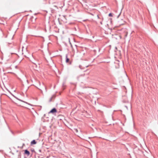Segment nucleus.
Returning a JSON list of instances; mask_svg holds the SVG:
<instances>
[{
  "label": "nucleus",
  "instance_id": "nucleus-1",
  "mask_svg": "<svg viewBox=\"0 0 158 158\" xmlns=\"http://www.w3.org/2000/svg\"><path fill=\"white\" fill-rule=\"evenodd\" d=\"M112 38L114 40H118L122 38L120 34H115L112 35Z\"/></svg>",
  "mask_w": 158,
  "mask_h": 158
},
{
  "label": "nucleus",
  "instance_id": "nucleus-2",
  "mask_svg": "<svg viewBox=\"0 0 158 158\" xmlns=\"http://www.w3.org/2000/svg\"><path fill=\"white\" fill-rule=\"evenodd\" d=\"M57 112V110H56V109L54 108H53L52 109L49 113H48L49 114V113H52V114H53V113H56Z\"/></svg>",
  "mask_w": 158,
  "mask_h": 158
},
{
  "label": "nucleus",
  "instance_id": "nucleus-3",
  "mask_svg": "<svg viewBox=\"0 0 158 158\" xmlns=\"http://www.w3.org/2000/svg\"><path fill=\"white\" fill-rule=\"evenodd\" d=\"M25 153L27 155V156H29L30 154L29 152L27 150L25 151Z\"/></svg>",
  "mask_w": 158,
  "mask_h": 158
},
{
  "label": "nucleus",
  "instance_id": "nucleus-4",
  "mask_svg": "<svg viewBox=\"0 0 158 158\" xmlns=\"http://www.w3.org/2000/svg\"><path fill=\"white\" fill-rule=\"evenodd\" d=\"M69 61V59L68 57V55H66V63H68Z\"/></svg>",
  "mask_w": 158,
  "mask_h": 158
},
{
  "label": "nucleus",
  "instance_id": "nucleus-5",
  "mask_svg": "<svg viewBox=\"0 0 158 158\" xmlns=\"http://www.w3.org/2000/svg\"><path fill=\"white\" fill-rule=\"evenodd\" d=\"M36 142L35 141V140H32L31 142V145L35 144H36Z\"/></svg>",
  "mask_w": 158,
  "mask_h": 158
},
{
  "label": "nucleus",
  "instance_id": "nucleus-6",
  "mask_svg": "<svg viewBox=\"0 0 158 158\" xmlns=\"http://www.w3.org/2000/svg\"><path fill=\"white\" fill-rule=\"evenodd\" d=\"M55 96H54V95H53L52 97L49 100V102H51L52 101V98H55Z\"/></svg>",
  "mask_w": 158,
  "mask_h": 158
},
{
  "label": "nucleus",
  "instance_id": "nucleus-7",
  "mask_svg": "<svg viewBox=\"0 0 158 158\" xmlns=\"http://www.w3.org/2000/svg\"><path fill=\"white\" fill-rule=\"evenodd\" d=\"M109 16H112V14L111 13H110L109 15Z\"/></svg>",
  "mask_w": 158,
  "mask_h": 158
},
{
  "label": "nucleus",
  "instance_id": "nucleus-8",
  "mask_svg": "<svg viewBox=\"0 0 158 158\" xmlns=\"http://www.w3.org/2000/svg\"><path fill=\"white\" fill-rule=\"evenodd\" d=\"M75 130H76V131L77 132H78V130H77V129H76Z\"/></svg>",
  "mask_w": 158,
  "mask_h": 158
},
{
  "label": "nucleus",
  "instance_id": "nucleus-9",
  "mask_svg": "<svg viewBox=\"0 0 158 158\" xmlns=\"http://www.w3.org/2000/svg\"><path fill=\"white\" fill-rule=\"evenodd\" d=\"M55 6V7H56V6Z\"/></svg>",
  "mask_w": 158,
  "mask_h": 158
},
{
  "label": "nucleus",
  "instance_id": "nucleus-10",
  "mask_svg": "<svg viewBox=\"0 0 158 158\" xmlns=\"http://www.w3.org/2000/svg\"><path fill=\"white\" fill-rule=\"evenodd\" d=\"M23 47L22 48H23L22 50H23Z\"/></svg>",
  "mask_w": 158,
  "mask_h": 158
}]
</instances>
